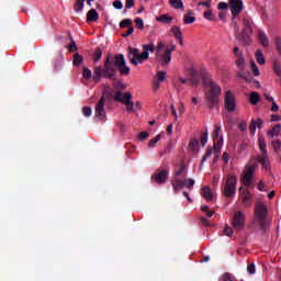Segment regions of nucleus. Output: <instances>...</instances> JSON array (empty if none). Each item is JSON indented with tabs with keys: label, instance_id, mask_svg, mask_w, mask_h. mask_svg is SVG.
Segmentation results:
<instances>
[{
	"label": "nucleus",
	"instance_id": "obj_1",
	"mask_svg": "<svg viewBox=\"0 0 281 281\" xmlns=\"http://www.w3.org/2000/svg\"><path fill=\"white\" fill-rule=\"evenodd\" d=\"M116 69L120 71L121 76H128L131 74V68L126 66V59L122 54H108L103 66L94 67V82L102 80V78H106L108 80H114L113 87L116 91H124L126 87L124 83L117 78H115Z\"/></svg>",
	"mask_w": 281,
	"mask_h": 281
},
{
	"label": "nucleus",
	"instance_id": "obj_2",
	"mask_svg": "<svg viewBox=\"0 0 281 281\" xmlns=\"http://www.w3.org/2000/svg\"><path fill=\"white\" fill-rule=\"evenodd\" d=\"M202 82L209 91L206 92V104L209 109H216L218 106V102H221V93L222 89L218 83L212 80V76L207 74L205 70L201 72Z\"/></svg>",
	"mask_w": 281,
	"mask_h": 281
},
{
	"label": "nucleus",
	"instance_id": "obj_3",
	"mask_svg": "<svg viewBox=\"0 0 281 281\" xmlns=\"http://www.w3.org/2000/svg\"><path fill=\"white\" fill-rule=\"evenodd\" d=\"M143 53H139L138 48L128 47L127 58L132 65L137 67L142 65L145 60H148L151 54L155 53V44H143Z\"/></svg>",
	"mask_w": 281,
	"mask_h": 281
},
{
	"label": "nucleus",
	"instance_id": "obj_4",
	"mask_svg": "<svg viewBox=\"0 0 281 281\" xmlns=\"http://www.w3.org/2000/svg\"><path fill=\"white\" fill-rule=\"evenodd\" d=\"M236 186H238V178L234 175H227L221 188L223 196L234 199L236 196Z\"/></svg>",
	"mask_w": 281,
	"mask_h": 281
},
{
	"label": "nucleus",
	"instance_id": "obj_5",
	"mask_svg": "<svg viewBox=\"0 0 281 281\" xmlns=\"http://www.w3.org/2000/svg\"><path fill=\"white\" fill-rule=\"evenodd\" d=\"M259 149L261 150V154L257 155V161L258 164H261L265 170H269V168H271V164L269 162V151H267V142H265V138L262 137H259Z\"/></svg>",
	"mask_w": 281,
	"mask_h": 281
},
{
	"label": "nucleus",
	"instance_id": "obj_6",
	"mask_svg": "<svg viewBox=\"0 0 281 281\" xmlns=\"http://www.w3.org/2000/svg\"><path fill=\"white\" fill-rule=\"evenodd\" d=\"M194 179L192 178H187V179H181V178H173L171 180V186L176 192H179L180 190H183V188H187L188 190H192L194 188Z\"/></svg>",
	"mask_w": 281,
	"mask_h": 281
},
{
	"label": "nucleus",
	"instance_id": "obj_7",
	"mask_svg": "<svg viewBox=\"0 0 281 281\" xmlns=\"http://www.w3.org/2000/svg\"><path fill=\"white\" fill-rule=\"evenodd\" d=\"M267 205L265 203L259 202L255 205V215L257 216L259 221V226L261 229H265L266 221H267Z\"/></svg>",
	"mask_w": 281,
	"mask_h": 281
},
{
	"label": "nucleus",
	"instance_id": "obj_8",
	"mask_svg": "<svg viewBox=\"0 0 281 281\" xmlns=\"http://www.w3.org/2000/svg\"><path fill=\"white\" fill-rule=\"evenodd\" d=\"M246 222L247 216L245 213H243V211H236L232 221L233 229H235V232H243Z\"/></svg>",
	"mask_w": 281,
	"mask_h": 281
},
{
	"label": "nucleus",
	"instance_id": "obj_9",
	"mask_svg": "<svg viewBox=\"0 0 281 281\" xmlns=\"http://www.w3.org/2000/svg\"><path fill=\"white\" fill-rule=\"evenodd\" d=\"M245 173L243 177L244 186L249 188L251 186V181H254V175L256 170H258V162H254L252 165H247L245 168Z\"/></svg>",
	"mask_w": 281,
	"mask_h": 281
},
{
	"label": "nucleus",
	"instance_id": "obj_10",
	"mask_svg": "<svg viewBox=\"0 0 281 281\" xmlns=\"http://www.w3.org/2000/svg\"><path fill=\"white\" fill-rule=\"evenodd\" d=\"M224 106L228 113H234V111H236V97L232 90L226 91Z\"/></svg>",
	"mask_w": 281,
	"mask_h": 281
},
{
	"label": "nucleus",
	"instance_id": "obj_11",
	"mask_svg": "<svg viewBox=\"0 0 281 281\" xmlns=\"http://www.w3.org/2000/svg\"><path fill=\"white\" fill-rule=\"evenodd\" d=\"M156 60L161 67H168L170 60H172V55L170 54V50H156Z\"/></svg>",
	"mask_w": 281,
	"mask_h": 281
},
{
	"label": "nucleus",
	"instance_id": "obj_12",
	"mask_svg": "<svg viewBox=\"0 0 281 281\" xmlns=\"http://www.w3.org/2000/svg\"><path fill=\"white\" fill-rule=\"evenodd\" d=\"M151 179L157 186H164L166 181L168 180V170L162 169V170H157L156 173L151 176Z\"/></svg>",
	"mask_w": 281,
	"mask_h": 281
},
{
	"label": "nucleus",
	"instance_id": "obj_13",
	"mask_svg": "<svg viewBox=\"0 0 281 281\" xmlns=\"http://www.w3.org/2000/svg\"><path fill=\"white\" fill-rule=\"evenodd\" d=\"M239 192L244 207H251V204L254 203V196L251 195V192H249V190L243 189V187L239 188Z\"/></svg>",
	"mask_w": 281,
	"mask_h": 281
},
{
	"label": "nucleus",
	"instance_id": "obj_14",
	"mask_svg": "<svg viewBox=\"0 0 281 281\" xmlns=\"http://www.w3.org/2000/svg\"><path fill=\"white\" fill-rule=\"evenodd\" d=\"M233 54L236 56V65L239 71H245V55L241 53L240 48L234 47Z\"/></svg>",
	"mask_w": 281,
	"mask_h": 281
},
{
	"label": "nucleus",
	"instance_id": "obj_15",
	"mask_svg": "<svg viewBox=\"0 0 281 281\" xmlns=\"http://www.w3.org/2000/svg\"><path fill=\"white\" fill-rule=\"evenodd\" d=\"M233 16H238L243 12V0H229Z\"/></svg>",
	"mask_w": 281,
	"mask_h": 281
},
{
	"label": "nucleus",
	"instance_id": "obj_16",
	"mask_svg": "<svg viewBox=\"0 0 281 281\" xmlns=\"http://www.w3.org/2000/svg\"><path fill=\"white\" fill-rule=\"evenodd\" d=\"M106 103V99L104 97H101L95 105V115L97 117H104L106 115V111L104 110V104Z\"/></svg>",
	"mask_w": 281,
	"mask_h": 281
},
{
	"label": "nucleus",
	"instance_id": "obj_17",
	"mask_svg": "<svg viewBox=\"0 0 281 281\" xmlns=\"http://www.w3.org/2000/svg\"><path fill=\"white\" fill-rule=\"evenodd\" d=\"M238 78H241L245 80V82H254L255 85H260L258 81L254 80V77L251 76V72H245V70H239L237 72Z\"/></svg>",
	"mask_w": 281,
	"mask_h": 281
},
{
	"label": "nucleus",
	"instance_id": "obj_18",
	"mask_svg": "<svg viewBox=\"0 0 281 281\" xmlns=\"http://www.w3.org/2000/svg\"><path fill=\"white\" fill-rule=\"evenodd\" d=\"M262 124H265V122L260 117H258L257 120H252L249 126L251 135L256 133V128H262Z\"/></svg>",
	"mask_w": 281,
	"mask_h": 281
},
{
	"label": "nucleus",
	"instance_id": "obj_19",
	"mask_svg": "<svg viewBox=\"0 0 281 281\" xmlns=\"http://www.w3.org/2000/svg\"><path fill=\"white\" fill-rule=\"evenodd\" d=\"M258 41L262 47H269V37L265 31H258Z\"/></svg>",
	"mask_w": 281,
	"mask_h": 281
},
{
	"label": "nucleus",
	"instance_id": "obj_20",
	"mask_svg": "<svg viewBox=\"0 0 281 281\" xmlns=\"http://www.w3.org/2000/svg\"><path fill=\"white\" fill-rule=\"evenodd\" d=\"M191 74V79L189 80L190 85H192V87H196V85H199V82H201V77L199 76V72L196 71V69H191L190 71Z\"/></svg>",
	"mask_w": 281,
	"mask_h": 281
},
{
	"label": "nucleus",
	"instance_id": "obj_21",
	"mask_svg": "<svg viewBox=\"0 0 281 281\" xmlns=\"http://www.w3.org/2000/svg\"><path fill=\"white\" fill-rule=\"evenodd\" d=\"M201 194L205 201H214V193L210 187H203Z\"/></svg>",
	"mask_w": 281,
	"mask_h": 281
},
{
	"label": "nucleus",
	"instance_id": "obj_22",
	"mask_svg": "<svg viewBox=\"0 0 281 281\" xmlns=\"http://www.w3.org/2000/svg\"><path fill=\"white\" fill-rule=\"evenodd\" d=\"M179 177H188V168L186 164H181L180 168L175 171L173 179H179Z\"/></svg>",
	"mask_w": 281,
	"mask_h": 281
},
{
	"label": "nucleus",
	"instance_id": "obj_23",
	"mask_svg": "<svg viewBox=\"0 0 281 281\" xmlns=\"http://www.w3.org/2000/svg\"><path fill=\"white\" fill-rule=\"evenodd\" d=\"M98 19H100V14H98V11L95 9H91L90 11H88L87 13L88 23L95 22L98 21Z\"/></svg>",
	"mask_w": 281,
	"mask_h": 281
},
{
	"label": "nucleus",
	"instance_id": "obj_24",
	"mask_svg": "<svg viewBox=\"0 0 281 281\" xmlns=\"http://www.w3.org/2000/svg\"><path fill=\"white\" fill-rule=\"evenodd\" d=\"M221 124H215V128L212 133V137L214 142H223V138L221 137Z\"/></svg>",
	"mask_w": 281,
	"mask_h": 281
},
{
	"label": "nucleus",
	"instance_id": "obj_25",
	"mask_svg": "<svg viewBox=\"0 0 281 281\" xmlns=\"http://www.w3.org/2000/svg\"><path fill=\"white\" fill-rule=\"evenodd\" d=\"M249 34L251 33L241 31V34L238 36L239 41L245 43V45H251V36Z\"/></svg>",
	"mask_w": 281,
	"mask_h": 281
},
{
	"label": "nucleus",
	"instance_id": "obj_26",
	"mask_svg": "<svg viewBox=\"0 0 281 281\" xmlns=\"http://www.w3.org/2000/svg\"><path fill=\"white\" fill-rule=\"evenodd\" d=\"M280 131H281V125L277 124L274 125L269 132L268 135L271 138L278 137V135H280Z\"/></svg>",
	"mask_w": 281,
	"mask_h": 281
},
{
	"label": "nucleus",
	"instance_id": "obj_27",
	"mask_svg": "<svg viewBox=\"0 0 281 281\" xmlns=\"http://www.w3.org/2000/svg\"><path fill=\"white\" fill-rule=\"evenodd\" d=\"M244 29L241 32H249L252 33L254 32V25L252 22L248 19H244Z\"/></svg>",
	"mask_w": 281,
	"mask_h": 281
},
{
	"label": "nucleus",
	"instance_id": "obj_28",
	"mask_svg": "<svg viewBox=\"0 0 281 281\" xmlns=\"http://www.w3.org/2000/svg\"><path fill=\"white\" fill-rule=\"evenodd\" d=\"M156 21L168 25L169 23H172V16H168V14H161L160 16L156 18Z\"/></svg>",
	"mask_w": 281,
	"mask_h": 281
},
{
	"label": "nucleus",
	"instance_id": "obj_29",
	"mask_svg": "<svg viewBox=\"0 0 281 281\" xmlns=\"http://www.w3.org/2000/svg\"><path fill=\"white\" fill-rule=\"evenodd\" d=\"M189 150H192V153H199V139L193 138L190 140Z\"/></svg>",
	"mask_w": 281,
	"mask_h": 281
},
{
	"label": "nucleus",
	"instance_id": "obj_30",
	"mask_svg": "<svg viewBox=\"0 0 281 281\" xmlns=\"http://www.w3.org/2000/svg\"><path fill=\"white\" fill-rule=\"evenodd\" d=\"M169 4L171 8H175V10L183 9V1L181 0H169Z\"/></svg>",
	"mask_w": 281,
	"mask_h": 281
},
{
	"label": "nucleus",
	"instance_id": "obj_31",
	"mask_svg": "<svg viewBox=\"0 0 281 281\" xmlns=\"http://www.w3.org/2000/svg\"><path fill=\"white\" fill-rule=\"evenodd\" d=\"M192 14H194V13L190 12L184 15L183 22L186 25H190V24L194 23V21H196V18H194Z\"/></svg>",
	"mask_w": 281,
	"mask_h": 281
},
{
	"label": "nucleus",
	"instance_id": "obj_32",
	"mask_svg": "<svg viewBox=\"0 0 281 281\" xmlns=\"http://www.w3.org/2000/svg\"><path fill=\"white\" fill-rule=\"evenodd\" d=\"M74 10L75 12H82L85 10V0H76Z\"/></svg>",
	"mask_w": 281,
	"mask_h": 281
},
{
	"label": "nucleus",
	"instance_id": "obj_33",
	"mask_svg": "<svg viewBox=\"0 0 281 281\" xmlns=\"http://www.w3.org/2000/svg\"><path fill=\"white\" fill-rule=\"evenodd\" d=\"M249 100H250V104L256 105L258 104V102H260V94H258V92H251Z\"/></svg>",
	"mask_w": 281,
	"mask_h": 281
},
{
	"label": "nucleus",
	"instance_id": "obj_34",
	"mask_svg": "<svg viewBox=\"0 0 281 281\" xmlns=\"http://www.w3.org/2000/svg\"><path fill=\"white\" fill-rule=\"evenodd\" d=\"M255 56H256V60L259 65H265L266 60H265V55L262 54V50H257L255 53Z\"/></svg>",
	"mask_w": 281,
	"mask_h": 281
},
{
	"label": "nucleus",
	"instance_id": "obj_35",
	"mask_svg": "<svg viewBox=\"0 0 281 281\" xmlns=\"http://www.w3.org/2000/svg\"><path fill=\"white\" fill-rule=\"evenodd\" d=\"M171 33L173 34L175 38H181L183 35L181 33V27L175 25L171 27Z\"/></svg>",
	"mask_w": 281,
	"mask_h": 281
},
{
	"label": "nucleus",
	"instance_id": "obj_36",
	"mask_svg": "<svg viewBox=\"0 0 281 281\" xmlns=\"http://www.w3.org/2000/svg\"><path fill=\"white\" fill-rule=\"evenodd\" d=\"M131 100H133V94L131 92H125L121 102L126 105L128 102H132Z\"/></svg>",
	"mask_w": 281,
	"mask_h": 281
},
{
	"label": "nucleus",
	"instance_id": "obj_37",
	"mask_svg": "<svg viewBox=\"0 0 281 281\" xmlns=\"http://www.w3.org/2000/svg\"><path fill=\"white\" fill-rule=\"evenodd\" d=\"M74 65H75V67H78V66H80V65H82V63H83V60H85V58H82V56L80 55V54H75V56H74Z\"/></svg>",
	"mask_w": 281,
	"mask_h": 281
},
{
	"label": "nucleus",
	"instance_id": "obj_38",
	"mask_svg": "<svg viewBox=\"0 0 281 281\" xmlns=\"http://www.w3.org/2000/svg\"><path fill=\"white\" fill-rule=\"evenodd\" d=\"M133 25V20L131 19H124L120 22V27L125 29V27H131Z\"/></svg>",
	"mask_w": 281,
	"mask_h": 281
},
{
	"label": "nucleus",
	"instance_id": "obj_39",
	"mask_svg": "<svg viewBox=\"0 0 281 281\" xmlns=\"http://www.w3.org/2000/svg\"><path fill=\"white\" fill-rule=\"evenodd\" d=\"M223 140L220 142H215L214 146H213V153L214 155H218V153H221V146H223Z\"/></svg>",
	"mask_w": 281,
	"mask_h": 281
},
{
	"label": "nucleus",
	"instance_id": "obj_40",
	"mask_svg": "<svg viewBox=\"0 0 281 281\" xmlns=\"http://www.w3.org/2000/svg\"><path fill=\"white\" fill-rule=\"evenodd\" d=\"M91 76H92L91 69H89V68H87V67H83L82 77H83L86 80H91Z\"/></svg>",
	"mask_w": 281,
	"mask_h": 281
},
{
	"label": "nucleus",
	"instance_id": "obj_41",
	"mask_svg": "<svg viewBox=\"0 0 281 281\" xmlns=\"http://www.w3.org/2000/svg\"><path fill=\"white\" fill-rule=\"evenodd\" d=\"M101 58H102V49L97 48L93 55L94 63H98V60H101Z\"/></svg>",
	"mask_w": 281,
	"mask_h": 281
},
{
	"label": "nucleus",
	"instance_id": "obj_42",
	"mask_svg": "<svg viewBox=\"0 0 281 281\" xmlns=\"http://www.w3.org/2000/svg\"><path fill=\"white\" fill-rule=\"evenodd\" d=\"M250 67L254 76H260V70L258 69L256 61H251Z\"/></svg>",
	"mask_w": 281,
	"mask_h": 281
},
{
	"label": "nucleus",
	"instance_id": "obj_43",
	"mask_svg": "<svg viewBox=\"0 0 281 281\" xmlns=\"http://www.w3.org/2000/svg\"><path fill=\"white\" fill-rule=\"evenodd\" d=\"M161 139V134H158L155 138L149 140V148H155V144Z\"/></svg>",
	"mask_w": 281,
	"mask_h": 281
},
{
	"label": "nucleus",
	"instance_id": "obj_44",
	"mask_svg": "<svg viewBox=\"0 0 281 281\" xmlns=\"http://www.w3.org/2000/svg\"><path fill=\"white\" fill-rule=\"evenodd\" d=\"M272 147H273V150L274 153H279L280 151V148H281V142L280 140H272Z\"/></svg>",
	"mask_w": 281,
	"mask_h": 281
},
{
	"label": "nucleus",
	"instance_id": "obj_45",
	"mask_svg": "<svg viewBox=\"0 0 281 281\" xmlns=\"http://www.w3.org/2000/svg\"><path fill=\"white\" fill-rule=\"evenodd\" d=\"M82 113H83L85 117H91L92 110L90 106H83Z\"/></svg>",
	"mask_w": 281,
	"mask_h": 281
},
{
	"label": "nucleus",
	"instance_id": "obj_46",
	"mask_svg": "<svg viewBox=\"0 0 281 281\" xmlns=\"http://www.w3.org/2000/svg\"><path fill=\"white\" fill-rule=\"evenodd\" d=\"M247 272L250 274V276H254V273H256V263H249L247 266Z\"/></svg>",
	"mask_w": 281,
	"mask_h": 281
},
{
	"label": "nucleus",
	"instance_id": "obj_47",
	"mask_svg": "<svg viewBox=\"0 0 281 281\" xmlns=\"http://www.w3.org/2000/svg\"><path fill=\"white\" fill-rule=\"evenodd\" d=\"M200 142H201L202 146H205V144H207V132H203L201 134Z\"/></svg>",
	"mask_w": 281,
	"mask_h": 281
},
{
	"label": "nucleus",
	"instance_id": "obj_48",
	"mask_svg": "<svg viewBox=\"0 0 281 281\" xmlns=\"http://www.w3.org/2000/svg\"><path fill=\"white\" fill-rule=\"evenodd\" d=\"M273 71L277 74V76H281V66L280 63L276 61L273 64Z\"/></svg>",
	"mask_w": 281,
	"mask_h": 281
},
{
	"label": "nucleus",
	"instance_id": "obj_49",
	"mask_svg": "<svg viewBox=\"0 0 281 281\" xmlns=\"http://www.w3.org/2000/svg\"><path fill=\"white\" fill-rule=\"evenodd\" d=\"M135 23L138 30H144V20H142V18H136Z\"/></svg>",
	"mask_w": 281,
	"mask_h": 281
},
{
	"label": "nucleus",
	"instance_id": "obj_50",
	"mask_svg": "<svg viewBox=\"0 0 281 281\" xmlns=\"http://www.w3.org/2000/svg\"><path fill=\"white\" fill-rule=\"evenodd\" d=\"M204 19H207V21H214V14L212 13V10L204 12Z\"/></svg>",
	"mask_w": 281,
	"mask_h": 281
},
{
	"label": "nucleus",
	"instance_id": "obj_51",
	"mask_svg": "<svg viewBox=\"0 0 281 281\" xmlns=\"http://www.w3.org/2000/svg\"><path fill=\"white\" fill-rule=\"evenodd\" d=\"M157 78H158V82H164V80H166V71H158Z\"/></svg>",
	"mask_w": 281,
	"mask_h": 281
},
{
	"label": "nucleus",
	"instance_id": "obj_52",
	"mask_svg": "<svg viewBox=\"0 0 281 281\" xmlns=\"http://www.w3.org/2000/svg\"><path fill=\"white\" fill-rule=\"evenodd\" d=\"M133 32H135V29H133V26H130L128 30L122 34L123 38H127V36H131Z\"/></svg>",
	"mask_w": 281,
	"mask_h": 281
},
{
	"label": "nucleus",
	"instance_id": "obj_53",
	"mask_svg": "<svg viewBox=\"0 0 281 281\" xmlns=\"http://www.w3.org/2000/svg\"><path fill=\"white\" fill-rule=\"evenodd\" d=\"M210 157H212V149H207L205 155L202 158V164H204V161H207V159H210Z\"/></svg>",
	"mask_w": 281,
	"mask_h": 281
},
{
	"label": "nucleus",
	"instance_id": "obj_54",
	"mask_svg": "<svg viewBox=\"0 0 281 281\" xmlns=\"http://www.w3.org/2000/svg\"><path fill=\"white\" fill-rule=\"evenodd\" d=\"M69 52L74 53V52H78V46H76V42L74 40H71V43L69 45Z\"/></svg>",
	"mask_w": 281,
	"mask_h": 281
},
{
	"label": "nucleus",
	"instance_id": "obj_55",
	"mask_svg": "<svg viewBox=\"0 0 281 281\" xmlns=\"http://www.w3.org/2000/svg\"><path fill=\"white\" fill-rule=\"evenodd\" d=\"M113 7H114L116 10H122V8H124V4L122 3V1L116 0V1L113 2Z\"/></svg>",
	"mask_w": 281,
	"mask_h": 281
},
{
	"label": "nucleus",
	"instance_id": "obj_56",
	"mask_svg": "<svg viewBox=\"0 0 281 281\" xmlns=\"http://www.w3.org/2000/svg\"><path fill=\"white\" fill-rule=\"evenodd\" d=\"M135 5V0H125V8L126 10H131Z\"/></svg>",
	"mask_w": 281,
	"mask_h": 281
},
{
	"label": "nucleus",
	"instance_id": "obj_57",
	"mask_svg": "<svg viewBox=\"0 0 281 281\" xmlns=\"http://www.w3.org/2000/svg\"><path fill=\"white\" fill-rule=\"evenodd\" d=\"M224 234L226 236H232V234H234V229H232V227H229L228 225L225 226L224 228Z\"/></svg>",
	"mask_w": 281,
	"mask_h": 281
},
{
	"label": "nucleus",
	"instance_id": "obj_58",
	"mask_svg": "<svg viewBox=\"0 0 281 281\" xmlns=\"http://www.w3.org/2000/svg\"><path fill=\"white\" fill-rule=\"evenodd\" d=\"M198 5H205V8H211L212 7V0H206L199 2Z\"/></svg>",
	"mask_w": 281,
	"mask_h": 281
},
{
	"label": "nucleus",
	"instance_id": "obj_59",
	"mask_svg": "<svg viewBox=\"0 0 281 281\" xmlns=\"http://www.w3.org/2000/svg\"><path fill=\"white\" fill-rule=\"evenodd\" d=\"M115 102H122V91H117L114 95Z\"/></svg>",
	"mask_w": 281,
	"mask_h": 281
},
{
	"label": "nucleus",
	"instance_id": "obj_60",
	"mask_svg": "<svg viewBox=\"0 0 281 281\" xmlns=\"http://www.w3.org/2000/svg\"><path fill=\"white\" fill-rule=\"evenodd\" d=\"M276 45H277V49L281 56V38L280 37H277Z\"/></svg>",
	"mask_w": 281,
	"mask_h": 281
},
{
	"label": "nucleus",
	"instance_id": "obj_61",
	"mask_svg": "<svg viewBox=\"0 0 281 281\" xmlns=\"http://www.w3.org/2000/svg\"><path fill=\"white\" fill-rule=\"evenodd\" d=\"M150 134L148 132H140L138 134L139 139H146Z\"/></svg>",
	"mask_w": 281,
	"mask_h": 281
},
{
	"label": "nucleus",
	"instance_id": "obj_62",
	"mask_svg": "<svg viewBox=\"0 0 281 281\" xmlns=\"http://www.w3.org/2000/svg\"><path fill=\"white\" fill-rule=\"evenodd\" d=\"M239 131L245 132L247 131V122H243L238 125Z\"/></svg>",
	"mask_w": 281,
	"mask_h": 281
},
{
	"label": "nucleus",
	"instance_id": "obj_63",
	"mask_svg": "<svg viewBox=\"0 0 281 281\" xmlns=\"http://www.w3.org/2000/svg\"><path fill=\"white\" fill-rule=\"evenodd\" d=\"M222 159L225 164H229V154L227 153H224L223 156H222Z\"/></svg>",
	"mask_w": 281,
	"mask_h": 281
},
{
	"label": "nucleus",
	"instance_id": "obj_64",
	"mask_svg": "<svg viewBox=\"0 0 281 281\" xmlns=\"http://www.w3.org/2000/svg\"><path fill=\"white\" fill-rule=\"evenodd\" d=\"M228 5L226 2H220L218 3V10H227Z\"/></svg>",
	"mask_w": 281,
	"mask_h": 281
}]
</instances>
